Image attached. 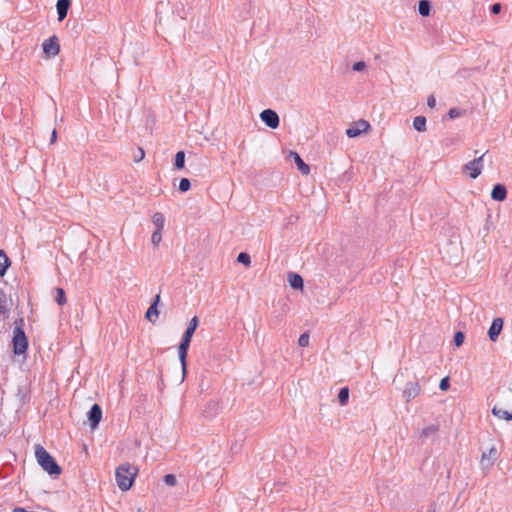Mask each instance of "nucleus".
Returning a JSON list of instances; mask_svg holds the SVG:
<instances>
[{
	"mask_svg": "<svg viewBox=\"0 0 512 512\" xmlns=\"http://www.w3.org/2000/svg\"><path fill=\"white\" fill-rule=\"evenodd\" d=\"M35 457L41 468L52 477H58L62 469L54 458L41 446H35Z\"/></svg>",
	"mask_w": 512,
	"mask_h": 512,
	"instance_id": "f257e3e1",
	"label": "nucleus"
},
{
	"mask_svg": "<svg viewBox=\"0 0 512 512\" xmlns=\"http://www.w3.org/2000/svg\"><path fill=\"white\" fill-rule=\"evenodd\" d=\"M138 469L129 463L121 464L116 468L115 478L117 486L122 491H128L137 475Z\"/></svg>",
	"mask_w": 512,
	"mask_h": 512,
	"instance_id": "f03ea898",
	"label": "nucleus"
},
{
	"mask_svg": "<svg viewBox=\"0 0 512 512\" xmlns=\"http://www.w3.org/2000/svg\"><path fill=\"white\" fill-rule=\"evenodd\" d=\"M16 326L13 331V348L15 354H23L28 347V340L22 328L23 319L15 322Z\"/></svg>",
	"mask_w": 512,
	"mask_h": 512,
	"instance_id": "7ed1b4c3",
	"label": "nucleus"
},
{
	"mask_svg": "<svg viewBox=\"0 0 512 512\" xmlns=\"http://www.w3.org/2000/svg\"><path fill=\"white\" fill-rule=\"evenodd\" d=\"M485 154H482L481 156L473 159L472 161H469L467 164L463 166V171L469 172V175L472 179H476L483 169V158Z\"/></svg>",
	"mask_w": 512,
	"mask_h": 512,
	"instance_id": "20e7f679",
	"label": "nucleus"
},
{
	"mask_svg": "<svg viewBox=\"0 0 512 512\" xmlns=\"http://www.w3.org/2000/svg\"><path fill=\"white\" fill-rule=\"evenodd\" d=\"M261 120L271 129H276L279 126V116L272 109H265L260 113Z\"/></svg>",
	"mask_w": 512,
	"mask_h": 512,
	"instance_id": "39448f33",
	"label": "nucleus"
},
{
	"mask_svg": "<svg viewBox=\"0 0 512 512\" xmlns=\"http://www.w3.org/2000/svg\"><path fill=\"white\" fill-rule=\"evenodd\" d=\"M421 391L420 384L418 381H410L407 382L405 385V388L403 389L402 395L406 402L411 401L412 399L416 398Z\"/></svg>",
	"mask_w": 512,
	"mask_h": 512,
	"instance_id": "423d86ee",
	"label": "nucleus"
},
{
	"mask_svg": "<svg viewBox=\"0 0 512 512\" xmlns=\"http://www.w3.org/2000/svg\"><path fill=\"white\" fill-rule=\"evenodd\" d=\"M190 343H191V339H189V338L186 339V337H182V340L178 347V357H179V360H180V363L182 366L183 375H185V373H186V368H187L186 358H187V353H188Z\"/></svg>",
	"mask_w": 512,
	"mask_h": 512,
	"instance_id": "0eeeda50",
	"label": "nucleus"
},
{
	"mask_svg": "<svg viewBox=\"0 0 512 512\" xmlns=\"http://www.w3.org/2000/svg\"><path fill=\"white\" fill-rule=\"evenodd\" d=\"M370 125L365 120H359L355 122L351 127L346 130V135L349 138H354L366 132L369 129Z\"/></svg>",
	"mask_w": 512,
	"mask_h": 512,
	"instance_id": "6e6552de",
	"label": "nucleus"
},
{
	"mask_svg": "<svg viewBox=\"0 0 512 512\" xmlns=\"http://www.w3.org/2000/svg\"><path fill=\"white\" fill-rule=\"evenodd\" d=\"M102 419V409L98 404H94L88 412V421L91 429H96Z\"/></svg>",
	"mask_w": 512,
	"mask_h": 512,
	"instance_id": "1a4fd4ad",
	"label": "nucleus"
},
{
	"mask_svg": "<svg viewBox=\"0 0 512 512\" xmlns=\"http://www.w3.org/2000/svg\"><path fill=\"white\" fill-rule=\"evenodd\" d=\"M43 51L50 56H55L60 51V46L58 42V38L56 36H52L48 39H46L43 42Z\"/></svg>",
	"mask_w": 512,
	"mask_h": 512,
	"instance_id": "9d476101",
	"label": "nucleus"
},
{
	"mask_svg": "<svg viewBox=\"0 0 512 512\" xmlns=\"http://www.w3.org/2000/svg\"><path fill=\"white\" fill-rule=\"evenodd\" d=\"M503 319L502 318H495L493 319L491 326L488 330V336L491 341L495 342L498 339L499 334L502 331L503 328Z\"/></svg>",
	"mask_w": 512,
	"mask_h": 512,
	"instance_id": "9b49d317",
	"label": "nucleus"
},
{
	"mask_svg": "<svg viewBox=\"0 0 512 512\" xmlns=\"http://www.w3.org/2000/svg\"><path fill=\"white\" fill-rule=\"evenodd\" d=\"M159 301H160V295L157 294L155 296L153 303L150 305V307L148 308V310L145 313V319L151 323H155L158 319L159 311H158L157 306H158Z\"/></svg>",
	"mask_w": 512,
	"mask_h": 512,
	"instance_id": "f8f14e48",
	"label": "nucleus"
},
{
	"mask_svg": "<svg viewBox=\"0 0 512 512\" xmlns=\"http://www.w3.org/2000/svg\"><path fill=\"white\" fill-rule=\"evenodd\" d=\"M290 157L294 160L297 168L303 175H308L310 173V167L306 164L300 155L297 152L291 151Z\"/></svg>",
	"mask_w": 512,
	"mask_h": 512,
	"instance_id": "ddd939ff",
	"label": "nucleus"
},
{
	"mask_svg": "<svg viewBox=\"0 0 512 512\" xmlns=\"http://www.w3.org/2000/svg\"><path fill=\"white\" fill-rule=\"evenodd\" d=\"M507 197V189L503 184L494 185L491 191V198L495 201H504Z\"/></svg>",
	"mask_w": 512,
	"mask_h": 512,
	"instance_id": "4468645a",
	"label": "nucleus"
},
{
	"mask_svg": "<svg viewBox=\"0 0 512 512\" xmlns=\"http://www.w3.org/2000/svg\"><path fill=\"white\" fill-rule=\"evenodd\" d=\"M71 1L70 0H58L56 3V9L58 14V20L63 21L68 13Z\"/></svg>",
	"mask_w": 512,
	"mask_h": 512,
	"instance_id": "2eb2a0df",
	"label": "nucleus"
},
{
	"mask_svg": "<svg viewBox=\"0 0 512 512\" xmlns=\"http://www.w3.org/2000/svg\"><path fill=\"white\" fill-rule=\"evenodd\" d=\"M288 282L289 285L293 289H302L303 288V278L301 275L297 273L290 272L288 273Z\"/></svg>",
	"mask_w": 512,
	"mask_h": 512,
	"instance_id": "dca6fc26",
	"label": "nucleus"
},
{
	"mask_svg": "<svg viewBox=\"0 0 512 512\" xmlns=\"http://www.w3.org/2000/svg\"><path fill=\"white\" fill-rule=\"evenodd\" d=\"M199 324V320L197 316H194L190 321L189 324L184 332L183 337L192 339L194 332L196 331Z\"/></svg>",
	"mask_w": 512,
	"mask_h": 512,
	"instance_id": "f3484780",
	"label": "nucleus"
},
{
	"mask_svg": "<svg viewBox=\"0 0 512 512\" xmlns=\"http://www.w3.org/2000/svg\"><path fill=\"white\" fill-rule=\"evenodd\" d=\"M431 3L428 0H420L418 4V12L421 16L427 17L430 15Z\"/></svg>",
	"mask_w": 512,
	"mask_h": 512,
	"instance_id": "a211bd4d",
	"label": "nucleus"
},
{
	"mask_svg": "<svg viewBox=\"0 0 512 512\" xmlns=\"http://www.w3.org/2000/svg\"><path fill=\"white\" fill-rule=\"evenodd\" d=\"M413 127L419 132L426 131V118L424 116H417L413 120Z\"/></svg>",
	"mask_w": 512,
	"mask_h": 512,
	"instance_id": "6ab92c4d",
	"label": "nucleus"
},
{
	"mask_svg": "<svg viewBox=\"0 0 512 512\" xmlns=\"http://www.w3.org/2000/svg\"><path fill=\"white\" fill-rule=\"evenodd\" d=\"M492 413L494 416H496L500 419H504L507 421L512 420V413H509L508 411L498 408L496 406L493 407Z\"/></svg>",
	"mask_w": 512,
	"mask_h": 512,
	"instance_id": "aec40b11",
	"label": "nucleus"
},
{
	"mask_svg": "<svg viewBox=\"0 0 512 512\" xmlns=\"http://www.w3.org/2000/svg\"><path fill=\"white\" fill-rule=\"evenodd\" d=\"M9 264L10 262L7 255L4 251L0 250V276H3L6 273Z\"/></svg>",
	"mask_w": 512,
	"mask_h": 512,
	"instance_id": "412c9836",
	"label": "nucleus"
},
{
	"mask_svg": "<svg viewBox=\"0 0 512 512\" xmlns=\"http://www.w3.org/2000/svg\"><path fill=\"white\" fill-rule=\"evenodd\" d=\"M498 458V452L495 446L491 447L488 452L482 454V462L489 460L491 463L496 461Z\"/></svg>",
	"mask_w": 512,
	"mask_h": 512,
	"instance_id": "4be33fe9",
	"label": "nucleus"
},
{
	"mask_svg": "<svg viewBox=\"0 0 512 512\" xmlns=\"http://www.w3.org/2000/svg\"><path fill=\"white\" fill-rule=\"evenodd\" d=\"M152 222L156 226V229L163 230L165 219L162 213L156 212L152 216Z\"/></svg>",
	"mask_w": 512,
	"mask_h": 512,
	"instance_id": "5701e85b",
	"label": "nucleus"
},
{
	"mask_svg": "<svg viewBox=\"0 0 512 512\" xmlns=\"http://www.w3.org/2000/svg\"><path fill=\"white\" fill-rule=\"evenodd\" d=\"M9 312V308L7 305L6 294L3 290L0 289V315H6Z\"/></svg>",
	"mask_w": 512,
	"mask_h": 512,
	"instance_id": "b1692460",
	"label": "nucleus"
},
{
	"mask_svg": "<svg viewBox=\"0 0 512 512\" xmlns=\"http://www.w3.org/2000/svg\"><path fill=\"white\" fill-rule=\"evenodd\" d=\"M438 431V427L435 426V425H430L426 428H424L421 433H420V438L422 440H425L426 438L430 437V436H433L436 434V432Z\"/></svg>",
	"mask_w": 512,
	"mask_h": 512,
	"instance_id": "393cba45",
	"label": "nucleus"
},
{
	"mask_svg": "<svg viewBox=\"0 0 512 512\" xmlns=\"http://www.w3.org/2000/svg\"><path fill=\"white\" fill-rule=\"evenodd\" d=\"M349 400V389L348 387H342L338 393V401L340 405L344 406Z\"/></svg>",
	"mask_w": 512,
	"mask_h": 512,
	"instance_id": "a878e982",
	"label": "nucleus"
},
{
	"mask_svg": "<svg viewBox=\"0 0 512 512\" xmlns=\"http://www.w3.org/2000/svg\"><path fill=\"white\" fill-rule=\"evenodd\" d=\"M175 167L177 169H183L185 166V153L183 151H178L175 155Z\"/></svg>",
	"mask_w": 512,
	"mask_h": 512,
	"instance_id": "bb28decb",
	"label": "nucleus"
},
{
	"mask_svg": "<svg viewBox=\"0 0 512 512\" xmlns=\"http://www.w3.org/2000/svg\"><path fill=\"white\" fill-rule=\"evenodd\" d=\"M237 261L239 263H242L246 266H249L250 263H251V258H250V255L246 252H241L239 253L238 257H237Z\"/></svg>",
	"mask_w": 512,
	"mask_h": 512,
	"instance_id": "cd10ccee",
	"label": "nucleus"
},
{
	"mask_svg": "<svg viewBox=\"0 0 512 512\" xmlns=\"http://www.w3.org/2000/svg\"><path fill=\"white\" fill-rule=\"evenodd\" d=\"M56 302L59 305H64L66 303V295L62 288H56Z\"/></svg>",
	"mask_w": 512,
	"mask_h": 512,
	"instance_id": "c85d7f7f",
	"label": "nucleus"
},
{
	"mask_svg": "<svg viewBox=\"0 0 512 512\" xmlns=\"http://www.w3.org/2000/svg\"><path fill=\"white\" fill-rule=\"evenodd\" d=\"M162 231L163 230L156 229L153 232L152 237H151V241H152L154 246H157L161 242V240H162Z\"/></svg>",
	"mask_w": 512,
	"mask_h": 512,
	"instance_id": "c756f323",
	"label": "nucleus"
},
{
	"mask_svg": "<svg viewBox=\"0 0 512 512\" xmlns=\"http://www.w3.org/2000/svg\"><path fill=\"white\" fill-rule=\"evenodd\" d=\"M191 187L190 180L188 178H182L179 183V190L181 192H187Z\"/></svg>",
	"mask_w": 512,
	"mask_h": 512,
	"instance_id": "7c9ffc66",
	"label": "nucleus"
},
{
	"mask_svg": "<svg viewBox=\"0 0 512 512\" xmlns=\"http://www.w3.org/2000/svg\"><path fill=\"white\" fill-rule=\"evenodd\" d=\"M163 480L168 486H175L177 484V479L173 474H166Z\"/></svg>",
	"mask_w": 512,
	"mask_h": 512,
	"instance_id": "2f4dec72",
	"label": "nucleus"
},
{
	"mask_svg": "<svg viewBox=\"0 0 512 512\" xmlns=\"http://www.w3.org/2000/svg\"><path fill=\"white\" fill-rule=\"evenodd\" d=\"M298 344L301 347H306V346L309 345V335H308V333H303V334L300 335V337L298 339Z\"/></svg>",
	"mask_w": 512,
	"mask_h": 512,
	"instance_id": "473e14b6",
	"label": "nucleus"
},
{
	"mask_svg": "<svg viewBox=\"0 0 512 512\" xmlns=\"http://www.w3.org/2000/svg\"><path fill=\"white\" fill-rule=\"evenodd\" d=\"M465 336L462 332H456L454 335V343L456 346H461L464 342Z\"/></svg>",
	"mask_w": 512,
	"mask_h": 512,
	"instance_id": "72a5a7b5",
	"label": "nucleus"
},
{
	"mask_svg": "<svg viewBox=\"0 0 512 512\" xmlns=\"http://www.w3.org/2000/svg\"><path fill=\"white\" fill-rule=\"evenodd\" d=\"M365 68H366V64L364 61L356 62L353 64V67H352V69L357 72L363 71Z\"/></svg>",
	"mask_w": 512,
	"mask_h": 512,
	"instance_id": "f704fd0d",
	"label": "nucleus"
},
{
	"mask_svg": "<svg viewBox=\"0 0 512 512\" xmlns=\"http://www.w3.org/2000/svg\"><path fill=\"white\" fill-rule=\"evenodd\" d=\"M462 114L461 110L457 109V108H452L449 110L448 112V115L451 119H455V118H458L460 117Z\"/></svg>",
	"mask_w": 512,
	"mask_h": 512,
	"instance_id": "c9c22d12",
	"label": "nucleus"
},
{
	"mask_svg": "<svg viewBox=\"0 0 512 512\" xmlns=\"http://www.w3.org/2000/svg\"><path fill=\"white\" fill-rule=\"evenodd\" d=\"M449 378L448 377H445L443 378L441 381H440V384H439V388L442 390V391H446L448 388H449Z\"/></svg>",
	"mask_w": 512,
	"mask_h": 512,
	"instance_id": "e433bc0d",
	"label": "nucleus"
},
{
	"mask_svg": "<svg viewBox=\"0 0 512 512\" xmlns=\"http://www.w3.org/2000/svg\"><path fill=\"white\" fill-rule=\"evenodd\" d=\"M501 9H502V6H501V4H500V3H494V4L491 6V9H490V10H491V13H492V14H495V15H496V14L500 13Z\"/></svg>",
	"mask_w": 512,
	"mask_h": 512,
	"instance_id": "4c0bfd02",
	"label": "nucleus"
},
{
	"mask_svg": "<svg viewBox=\"0 0 512 512\" xmlns=\"http://www.w3.org/2000/svg\"><path fill=\"white\" fill-rule=\"evenodd\" d=\"M427 105L429 108H434L436 106V99L433 95H430L427 99Z\"/></svg>",
	"mask_w": 512,
	"mask_h": 512,
	"instance_id": "58836bf2",
	"label": "nucleus"
},
{
	"mask_svg": "<svg viewBox=\"0 0 512 512\" xmlns=\"http://www.w3.org/2000/svg\"><path fill=\"white\" fill-rule=\"evenodd\" d=\"M56 139H57V131H56V129H54L51 134V140H50L51 144L55 143Z\"/></svg>",
	"mask_w": 512,
	"mask_h": 512,
	"instance_id": "ea45409f",
	"label": "nucleus"
},
{
	"mask_svg": "<svg viewBox=\"0 0 512 512\" xmlns=\"http://www.w3.org/2000/svg\"><path fill=\"white\" fill-rule=\"evenodd\" d=\"M139 153H140V156L135 158L136 162H139V161H141L144 158L145 153H144V150L142 148H139Z\"/></svg>",
	"mask_w": 512,
	"mask_h": 512,
	"instance_id": "a19ab883",
	"label": "nucleus"
},
{
	"mask_svg": "<svg viewBox=\"0 0 512 512\" xmlns=\"http://www.w3.org/2000/svg\"><path fill=\"white\" fill-rule=\"evenodd\" d=\"M426 512H436L435 504H431Z\"/></svg>",
	"mask_w": 512,
	"mask_h": 512,
	"instance_id": "79ce46f5",
	"label": "nucleus"
},
{
	"mask_svg": "<svg viewBox=\"0 0 512 512\" xmlns=\"http://www.w3.org/2000/svg\"><path fill=\"white\" fill-rule=\"evenodd\" d=\"M509 280L511 281V284H512V271L510 272Z\"/></svg>",
	"mask_w": 512,
	"mask_h": 512,
	"instance_id": "37998d69",
	"label": "nucleus"
},
{
	"mask_svg": "<svg viewBox=\"0 0 512 512\" xmlns=\"http://www.w3.org/2000/svg\"><path fill=\"white\" fill-rule=\"evenodd\" d=\"M138 512H142L141 510H139Z\"/></svg>",
	"mask_w": 512,
	"mask_h": 512,
	"instance_id": "c03bdc74",
	"label": "nucleus"
}]
</instances>
